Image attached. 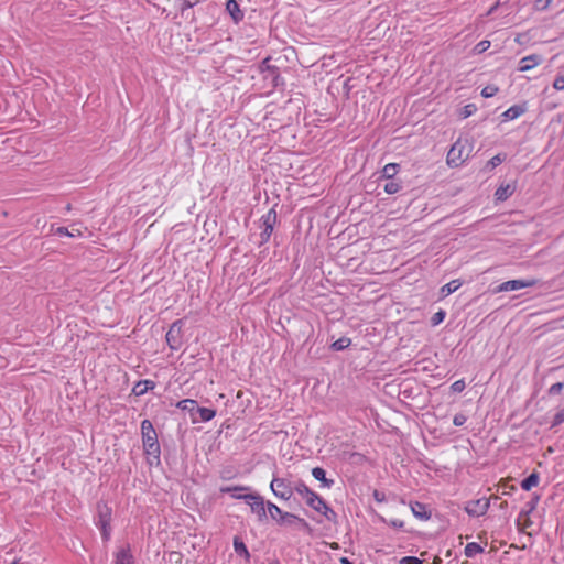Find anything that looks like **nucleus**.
<instances>
[{
  "mask_svg": "<svg viewBox=\"0 0 564 564\" xmlns=\"http://www.w3.org/2000/svg\"><path fill=\"white\" fill-rule=\"evenodd\" d=\"M399 164L388 163L382 170V177L387 180L393 178L399 172Z\"/></svg>",
  "mask_w": 564,
  "mask_h": 564,
  "instance_id": "obj_24",
  "label": "nucleus"
},
{
  "mask_svg": "<svg viewBox=\"0 0 564 564\" xmlns=\"http://www.w3.org/2000/svg\"><path fill=\"white\" fill-rule=\"evenodd\" d=\"M312 476L322 482V486L325 488H330L334 485L333 479L326 478V471L322 467H314L312 469Z\"/></svg>",
  "mask_w": 564,
  "mask_h": 564,
  "instance_id": "obj_16",
  "label": "nucleus"
},
{
  "mask_svg": "<svg viewBox=\"0 0 564 564\" xmlns=\"http://www.w3.org/2000/svg\"><path fill=\"white\" fill-rule=\"evenodd\" d=\"M11 564H18V561L12 562Z\"/></svg>",
  "mask_w": 564,
  "mask_h": 564,
  "instance_id": "obj_51",
  "label": "nucleus"
},
{
  "mask_svg": "<svg viewBox=\"0 0 564 564\" xmlns=\"http://www.w3.org/2000/svg\"><path fill=\"white\" fill-rule=\"evenodd\" d=\"M444 317H445V313L443 311L435 313L433 316V324L434 325L440 324L441 322H443Z\"/></svg>",
  "mask_w": 564,
  "mask_h": 564,
  "instance_id": "obj_45",
  "label": "nucleus"
},
{
  "mask_svg": "<svg viewBox=\"0 0 564 564\" xmlns=\"http://www.w3.org/2000/svg\"><path fill=\"white\" fill-rule=\"evenodd\" d=\"M296 491L300 496H302L305 501L310 498L311 494H314L303 481H297L293 486V492Z\"/></svg>",
  "mask_w": 564,
  "mask_h": 564,
  "instance_id": "obj_25",
  "label": "nucleus"
},
{
  "mask_svg": "<svg viewBox=\"0 0 564 564\" xmlns=\"http://www.w3.org/2000/svg\"><path fill=\"white\" fill-rule=\"evenodd\" d=\"M262 231L260 234L261 241L260 243H267L270 240V237L273 232L274 226L276 224V213L273 208H271L267 214H264L261 219Z\"/></svg>",
  "mask_w": 564,
  "mask_h": 564,
  "instance_id": "obj_6",
  "label": "nucleus"
},
{
  "mask_svg": "<svg viewBox=\"0 0 564 564\" xmlns=\"http://www.w3.org/2000/svg\"><path fill=\"white\" fill-rule=\"evenodd\" d=\"M411 511L413 516L420 520H429L431 518V512L427 510L426 506L422 502L415 501L410 503Z\"/></svg>",
  "mask_w": 564,
  "mask_h": 564,
  "instance_id": "obj_13",
  "label": "nucleus"
},
{
  "mask_svg": "<svg viewBox=\"0 0 564 564\" xmlns=\"http://www.w3.org/2000/svg\"><path fill=\"white\" fill-rule=\"evenodd\" d=\"M306 503L316 512L323 514L328 521L334 522L336 520V512L316 492L310 495V498L306 500Z\"/></svg>",
  "mask_w": 564,
  "mask_h": 564,
  "instance_id": "obj_3",
  "label": "nucleus"
},
{
  "mask_svg": "<svg viewBox=\"0 0 564 564\" xmlns=\"http://www.w3.org/2000/svg\"><path fill=\"white\" fill-rule=\"evenodd\" d=\"M267 510L270 514V517L275 520L279 523V519L282 518L283 513L285 511H282L275 503L273 502H267Z\"/></svg>",
  "mask_w": 564,
  "mask_h": 564,
  "instance_id": "obj_26",
  "label": "nucleus"
},
{
  "mask_svg": "<svg viewBox=\"0 0 564 564\" xmlns=\"http://www.w3.org/2000/svg\"><path fill=\"white\" fill-rule=\"evenodd\" d=\"M182 319L175 321L166 333V343L173 350H177L182 345Z\"/></svg>",
  "mask_w": 564,
  "mask_h": 564,
  "instance_id": "obj_8",
  "label": "nucleus"
},
{
  "mask_svg": "<svg viewBox=\"0 0 564 564\" xmlns=\"http://www.w3.org/2000/svg\"><path fill=\"white\" fill-rule=\"evenodd\" d=\"M400 564H422V560L416 556H405L400 560Z\"/></svg>",
  "mask_w": 564,
  "mask_h": 564,
  "instance_id": "obj_37",
  "label": "nucleus"
},
{
  "mask_svg": "<svg viewBox=\"0 0 564 564\" xmlns=\"http://www.w3.org/2000/svg\"><path fill=\"white\" fill-rule=\"evenodd\" d=\"M535 285V280H509L498 286L499 292L518 291Z\"/></svg>",
  "mask_w": 564,
  "mask_h": 564,
  "instance_id": "obj_9",
  "label": "nucleus"
},
{
  "mask_svg": "<svg viewBox=\"0 0 564 564\" xmlns=\"http://www.w3.org/2000/svg\"><path fill=\"white\" fill-rule=\"evenodd\" d=\"M226 10L235 23H239L243 20L245 14L240 10V7L236 0H228L226 3Z\"/></svg>",
  "mask_w": 564,
  "mask_h": 564,
  "instance_id": "obj_12",
  "label": "nucleus"
},
{
  "mask_svg": "<svg viewBox=\"0 0 564 564\" xmlns=\"http://www.w3.org/2000/svg\"><path fill=\"white\" fill-rule=\"evenodd\" d=\"M141 435L145 454L159 458L161 451L158 434L150 420L141 422Z\"/></svg>",
  "mask_w": 564,
  "mask_h": 564,
  "instance_id": "obj_1",
  "label": "nucleus"
},
{
  "mask_svg": "<svg viewBox=\"0 0 564 564\" xmlns=\"http://www.w3.org/2000/svg\"><path fill=\"white\" fill-rule=\"evenodd\" d=\"M484 549L476 542L467 543L465 546L464 553L467 557H474L477 554H480Z\"/></svg>",
  "mask_w": 564,
  "mask_h": 564,
  "instance_id": "obj_27",
  "label": "nucleus"
},
{
  "mask_svg": "<svg viewBox=\"0 0 564 564\" xmlns=\"http://www.w3.org/2000/svg\"><path fill=\"white\" fill-rule=\"evenodd\" d=\"M373 498H375V500H376V501H378V502H383V501H384V499H386L384 494H382V492H380V491H378V490H375V491H373Z\"/></svg>",
  "mask_w": 564,
  "mask_h": 564,
  "instance_id": "obj_46",
  "label": "nucleus"
},
{
  "mask_svg": "<svg viewBox=\"0 0 564 564\" xmlns=\"http://www.w3.org/2000/svg\"><path fill=\"white\" fill-rule=\"evenodd\" d=\"M392 524H393L394 527H397V525L402 527V522L398 523L397 521H393V522H392Z\"/></svg>",
  "mask_w": 564,
  "mask_h": 564,
  "instance_id": "obj_49",
  "label": "nucleus"
},
{
  "mask_svg": "<svg viewBox=\"0 0 564 564\" xmlns=\"http://www.w3.org/2000/svg\"><path fill=\"white\" fill-rule=\"evenodd\" d=\"M384 192L389 195L395 194L401 189V184L393 178L388 180L383 187Z\"/></svg>",
  "mask_w": 564,
  "mask_h": 564,
  "instance_id": "obj_30",
  "label": "nucleus"
},
{
  "mask_svg": "<svg viewBox=\"0 0 564 564\" xmlns=\"http://www.w3.org/2000/svg\"><path fill=\"white\" fill-rule=\"evenodd\" d=\"M466 421H467V417H466V415H465V414H463V413H457V414H455V416H454V419H453V423H454V425H456V426H462V425H464V424L466 423Z\"/></svg>",
  "mask_w": 564,
  "mask_h": 564,
  "instance_id": "obj_40",
  "label": "nucleus"
},
{
  "mask_svg": "<svg viewBox=\"0 0 564 564\" xmlns=\"http://www.w3.org/2000/svg\"><path fill=\"white\" fill-rule=\"evenodd\" d=\"M295 523H300L302 525H307L306 521L293 513H290V512H285L283 513L282 518L279 519V524H288V525H292V524H295Z\"/></svg>",
  "mask_w": 564,
  "mask_h": 564,
  "instance_id": "obj_18",
  "label": "nucleus"
},
{
  "mask_svg": "<svg viewBox=\"0 0 564 564\" xmlns=\"http://www.w3.org/2000/svg\"><path fill=\"white\" fill-rule=\"evenodd\" d=\"M542 63V56L538 54H531L528 56H524L519 62V72H529L535 66L540 65Z\"/></svg>",
  "mask_w": 564,
  "mask_h": 564,
  "instance_id": "obj_11",
  "label": "nucleus"
},
{
  "mask_svg": "<svg viewBox=\"0 0 564 564\" xmlns=\"http://www.w3.org/2000/svg\"><path fill=\"white\" fill-rule=\"evenodd\" d=\"M339 562L341 564H354L352 562H350L347 557H340Z\"/></svg>",
  "mask_w": 564,
  "mask_h": 564,
  "instance_id": "obj_47",
  "label": "nucleus"
},
{
  "mask_svg": "<svg viewBox=\"0 0 564 564\" xmlns=\"http://www.w3.org/2000/svg\"><path fill=\"white\" fill-rule=\"evenodd\" d=\"M503 160L505 158L501 154H496L489 160L488 165H490L494 169L500 165L503 162Z\"/></svg>",
  "mask_w": 564,
  "mask_h": 564,
  "instance_id": "obj_38",
  "label": "nucleus"
},
{
  "mask_svg": "<svg viewBox=\"0 0 564 564\" xmlns=\"http://www.w3.org/2000/svg\"><path fill=\"white\" fill-rule=\"evenodd\" d=\"M514 191V187L510 184L500 185L495 193L497 200H506L508 199Z\"/></svg>",
  "mask_w": 564,
  "mask_h": 564,
  "instance_id": "obj_19",
  "label": "nucleus"
},
{
  "mask_svg": "<svg viewBox=\"0 0 564 564\" xmlns=\"http://www.w3.org/2000/svg\"><path fill=\"white\" fill-rule=\"evenodd\" d=\"M351 344V339L348 338V337H340L339 339H337L336 341H334L332 344V349L335 350V351H340V350H344L346 348H348Z\"/></svg>",
  "mask_w": 564,
  "mask_h": 564,
  "instance_id": "obj_29",
  "label": "nucleus"
},
{
  "mask_svg": "<svg viewBox=\"0 0 564 564\" xmlns=\"http://www.w3.org/2000/svg\"><path fill=\"white\" fill-rule=\"evenodd\" d=\"M465 388H466V383L463 379L453 382L451 386V390L455 393H459V392L464 391Z\"/></svg>",
  "mask_w": 564,
  "mask_h": 564,
  "instance_id": "obj_36",
  "label": "nucleus"
},
{
  "mask_svg": "<svg viewBox=\"0 0 564 564\" xmlns=\"http://www.w3.org/2000/svg\"><path fill=\"white\" fill-rule=\"evenodd\" d=\"M490 47V41L482 40L479 43L476 44L474 47L475 53L481 54L486 52Z\"/></svg>",
  "mask_w": 564,
  "mask_h": 564,
  "instance_id": "obj_34",
  "label": "nucleus"
},
{
  "mask_svg": "<svg viewBox=\"0 0 564 564\" xmlns=\"http://www.w3.org/2000/svg\"><path fill=\"white\" fill-rule=\"evenodd\" d=\"M539 480H540V477H539L538 473H532L525 479L522 480L521 488L525 491H529L533 487L538 486Z\"/></svg>",
  "mask_w": 564,
  "mask_h": 564,
  "instance_id": "obj_21",
  "label": "nucleus"
},
{
  "mask_svg": "<svg viewBox=\"0 0 564 564\" xmlns=\"http://www.w3.org/2000/svg\"><path fill=\"white\" fill-rule=\"evenodd\" d=\"M195 405L196 401L191 399H185L177 403V408L181 410H192Z\"/></svg>",
  "mask_w": 564,
  "mask_h": 564,
  "instance_id": "obj_33",
  "label": "nucleus"
},
{
  "mask_svg": "<svg viewBox=\"0 0 564 564\" xmlns=\"http://www.w3.org/2000/svg\"><path fill=\"white\" fill-rule=\"evenodd\" d=\"M563 388H564V382H556L549 388V394H551V395L557 394L563 390Z\"/></svg>",
  "mask_w": 564,
  "mask_h": 564,
  "instance_id": "obj_39",
  "label": "nucleus"
},
{
  "mask_svg": "<svg viewBox=\"0 0 564 564\" xmlns=\"http://www.w3.org/2000/svg\"><path fill=\"white\" fill-rule=\"evenodd\" d=\"M470 147L467 140L458 139L449 149L447 153V164L451 166H458L468 159Z\"/></svg>",
  "mask_w": 564,
  "mask_h": 564,
  "instance_id": "obj_2",
  "label": "nucleus"
},
{
  "mask_svg": "<svg viewBox=\"0 0 564 564\" xmlns=\"http://www.w3.org/2000/svg\"><path fill=\"white\" fill-rule=\"evenodd\" d=\"M523 112H524V108L522 106L514 105V106H511L510 108H508L502 113V117L506 120H514V119L519 118Z\"/></svg>",
  "mask_w": 564,
  "mask_h": 564,
  "instance_id": "obj_20",
  "label": "nucleus"
},
{
  "mask_svg": "<svg viewBox=\"0 0 564 564\" xmlns=\"http://www.w3.org/2000/svg\"><path fill=\"white\" fill-rule=\"evenodd\" d=\"M243 500L250 507L251 511L257 514L260 521L267 518V505L260 495L245 494Z\"/></svg>",
  "mask_w": 564,
  "mask_h": 564,
  "instance_id": "obj_5",
  "label": "nucleus"
},
{
  "mask_svg": "<svg viewBox=\"0 0 564 564\" xmlns=\"http://www.w3.org/2000/svg\"><path fill=\"white\" fill-rule=\"evenodd\" d=\"M269 564H280V562L279 561H273V562H271Z\"/></svg>",
  "mask_w": 564,
  "mask_h": 564,
  "instance_id": "obj_50",
  "label": "nucleus"
},
{
  "mask_svg": "<svg viewBox=\"0 0 564 564\" xmlns=\"http://www.w3.org/2000/svg\"><path fill=\"white\" fill-rule=\"evenodd\" d=\"M553 0H535L534 1V9L538 11L546 10Z\"/></svg>",
  "mask_w": 564,
  "mask_h": 564,
  "instance_id": "obj_35",
  "label": "nucleus"
},
{
  "mask_svg": "<svg viewBox=\"0 0 564 564\" xmlns=\"http://www.w3.org/2000/svg\"><path fill=\"white\" fill-rule=\"evenodd\" d=\"M51 230L54 231L56 235L68 236V237H72V238L82 236L80 230L77 229V228H73V229L69 230L66 227L54 228V226H52Z\"/></svg>",
  "mask_w": 564,
  "mask_h": 564,
  "instance_id": "obj_23",
  "label": "nucleus"
},
{
  "mask_svg": "<svg viewBox=\"0 0 564 564\" xmlns=\"http://www.w3.org/2000/svg\"><path fill=\"white\" fill-rule=\"evenodd\" d=\"M553 87L556 90H563L564 89V74L556 76V78L553 82Z\"/></svg>",
  "mask_w": 564,
  "mask_h": 564,
  "instance_id": "obj_41",
  "label": "nucleus"
},
{
  "mask_svg": "<svg viewBox=\"0 0 564 564\" xmlns=\"http://www.w3.org/2000/svg\"><path fill=\"white\" fill-rule=\"evenodd\" d=\"M247 488L245 487H226L224 489H221L223 492H228L230 494V496L235 499H241L243 500V496L242 494H239V491L241 490H246Z\"/></svg>",
  "mask_w": 564,
  "mask_h": 564,
  "instance_id": "obj_31",
  "label": "nucleus"
},
{
  "mask_svg": "<svg viewBox=\"0 0 564 564\" xmlns=\"http://www.w3.org/2000/svg\"><path fill=\"white\" fill-rule=\"evenodd\" d=\"M100 528V531H101V536L105 541H108L110 539V534H111V528H110V524L108 525H99Z\"/></svg>",
  "mask_w": 564,
  "mask_h": 564,
  "instance_id": "obj_43",
  "label": "nucleus"
},
{
  "mask_svg": "<svg viewBox=\"0 0 564 564\" xmlns=\"http://www.w3.org/2000/svg\"><path fill=\"white\" fill-rule=\"evenodd\" d=\"M498 7V3H496L488 12V14L492 13Z\"/></svg>",
  "mask_w": 564,
  "mask_h": 564,
  "instance_id": "obj_48",
  "label": "nucleus"
},
{
  "mask_svg": "<svg viewBox=\"0 0 564 564\" xmlns=\"http://www.w3.org/2000/svg\"><path fill=\"white\" fill-rule=\"evenodd\" d=\"M155 388V382L152 380H140L138 381L133 388L132 393L137 397L145 394L149 390H153Z\"/></svg>",
  "mask_w": 564,
  "mask_h": 564,
  "instance_id": "obj_14",
  "label": "nucleus"
},
{
  "mask_svg": "<svg viewBox=\"0 0 564 564\" xmlns=\"http://www.w3.org/2000/svg\"><path fill=\"white\" fill-rule=\"evenodd\" d=\"M270 489L276 498L289 500L293 496V485L285 478L274 477L270 484Z\"/></svg>",
  "mask_w": 564,
  "mask_h": 564,
  "instance_id": "obj_4",
  "label": "nucleus"
},
{
  "mask_svg": "<svg viewBox=\"0 0 564 564\" xmlns=\"http://www.w3.org/2000/svg\"><path fill=\"white\" fill-rule=\"evenodd\" d=\"M490 507V500L486 497L467 501L464 510L470 517H481L487 513Z\"/></svg>",
  "mask_w": 564,
  "mask_h": 564,
  "instance_id": "obj_7",
  "label": "nucleus"
},
{
  "mask_svg": "<svg viewBox=\"0 0 564 564\" xmlns=\"http://www.w3.org/2000/svg\"><path fill=\"white\" fill-rule=\"evenodd\" d=\"M475 110H476L475 105H471V104H470V105L465 106V107H464V113H463V117H464V118H467V117L471 116V115L475 112Z\"/></svg>",
  "mask_w": 564,
  "mask_h": 564,
  "instance_id": "obj_44",
  "label": "nucleus"
},
{
  "mask_svg": "<svg viewBox=\"0 0 564 564\" xmlns=\"http://www.w3.org/2000/svg\"><path fill=\"white\" fill-rule=\"evenodd\" d=\"M498 87L494 85H488L481 89V96L484 98L494 97L498 93Z\"/></svg>",
  "mask_w": 564,
  "mask_h": 564,
  "instance_id": "obj_32",
  "label": "nucleus"
},
{
  "mask_svg": "<svg viewBox=\"0 0 564 564\" xmlns=\"http://www.w3.org/2000/svg\"><path fill=\"white\" fill-rule=\"evenodd\" d=\"M111 521V509L107 505H98V525H108Z\"/></svg>",
  "mask_w": 564,
  "mask_h": 564,
  "instance_id": "obj_15",
  "label": "nucleus"
},
{
  "mask_svg": "<svg viewBox=\"0 0 564 564\" xmlns=\"http://www.w3.org/2000/svg\"><path fill=\"white\" fill-rule=\"evenodd\" d=\"M197 412L199 414L200 421L209 422L216 415V411L209 408H197Z\"/></svg>",
  "mask_w": 564,
  "mask_h": 564,
  "instance_id": "obj_28",
  "label": "nucleus"
},
{
  "mask_svg": "<svg viewBox=\"0 0 564 564\" xmlns=\"http://www.w3.org/2000/svg\"><path fill=\"white\" fill-rule=\"evenodd\" d=\"M460 286L462 282L459 280H452L441 288V294L442 296H448L449 294L457 291Z\"/></svg>",
  "mask_w": 564,
  "mask_h": 564,
  "instance_id": "obj_22",
  "label": "nucleus"
},
{
  "mask_svg": "<svg viewBox=\"0 0 564 564\" xmlns=\"http://www.w3.org/2000/svg\"><path fill=\"white\" fill-rule=\"evenodd\" d=\"M564 423V408L562 410H560L555 415H554V419H553V426H556V425H560Z\"/></svg>",
  "mask_w": 564,
  "mask_h": 564,
  "instance_id": "obj_42",
  "label": "nucleus"
},
{
  "mask_svg": "<svg viewBox=\"0 0 564 564\" xmlns=\"http://www.w3.org/2000/svg\"><path fill=\"white\" fill-rule=\"evenodd\" d=\"M113 564H134V557L129 544L118 547L113 554Z\"/></svg>",
  "mask_w": 564,
  "mask_h": 564,
  "instance_id": "obj_10",
  "label": "nucleus"
},
{
  "mask_svg": "<svg viewBox=\"0 0 564 564\" xmlns=\"http://www.w3.org/2000/svg\"><path fill=\"white\" fill-rule=\"evenodd\" d=\"M234 550L239 556L243 557L246 562H249L250 553L239 536L234 538Z\"/></svg>",
  "mask_w": 564,
  "mask_h": 564,
  "instance_id": "obj_17",
  "label": "nucleus"
}]
</instances>
